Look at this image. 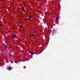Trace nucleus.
Returning a JSON list of instances; mask_svg holds the SVG:
<instances>
[{
  "label": "nucleus",
  "mask_w": 80,
  "mask_h": 80,
  "mask_svg": "<svg viewBox=\"0 0 80 80\" xmlns=\"http://www.w3.org/2000/svg\"><path fill=\"white\" fill-rule=\"evenodd\" d=\"M34 52H30V54L32 55H34Z\"/></svg>",
  "instance_id": "nucleus-1"
},
{
  "label": "nucleus",
  "mask_w": 80,
  "mask_h": 80,
  "mask_svg": "<svg viewBox=\"0 0 80 80\" xmlns=\"http://www.w3.org/2000/svg\"><path fill=\"white\" fill-rule=\"evenodd\" d=\"M34 36H35V35H34V34L32 35V37H34Z\"/></svg>",
  "instance_id": "nucleus-11"
},
{
  "label": "nucleus",
  "mask_w": 80,
  "mask_h": 80,
  "mask_svg": "<svg viewBox=\"0 0 80 80\" xmlns=\"http://www.w3.org/2000/svg\"><path fill=\"white\" fill-rule=\"evenodd\" d=\"M8 68H9V70H12V68L10 66H9L8 67Z\"/></svg>",
  "instance_id": "nucleus-2"
},
{
  "label": "nucleus",
  "mask_w": 80,
  "mask_h": 80,
  "mask_svg": "<svg viewBox=\"0 0 80 80\" xmlns=\"http://www.w3.org/2000/svg\"><path fill=\"white\" fill-rule=\"evenodd\" d=\"M28 36H29V37H31L32 36V35H31L30 34H29Z\"/></svg>",
  "instance_id": "nucleus-8"
},
{
  "label": "nucleus",
  "mask_w": 80,
  "mask_h": 80,
  "mask_svg": "<svg viewBox=\"0 0 80 80\" xmlns=\"http://www.w3.org/2000/svg\"><path fill=\"white\" fill-rule=\"evenodd\" d=\"M14 36H15H15H17V35H16L15 34L14 35Z\"/></svg>",
  "instance_id": "nucleus-12"
},
{
  "label": "nucleus",
  "mask_w": 80,
  "mask_h": 80,
  "mask_svg": "<svg viewBox=\"0 0 80 80\" xmlns=\"http://www.w3.org/2000/svg\"><path fill=\"white\" fill-rule=\"evenodd\" d=\"M17 58V59L18 58Z\"/></svg>",
  "instance_id": "nucleus-14"
},
{
  "label": "nucleus",
  "mask_w": 80,
  "mask_h": 80,
  "mask_svg": "<svg viewBox=\"0 0 80 80\" xmlns=\"http://www.w3.org/2000/svg\"><path fill=\"white\" fill-rule=\"evenodd\" d=\"M58 19V18L56 17V19H55V21H57V20Z\"/></svg>",
  "instance_id": "nucleus-3"
},
{
  "label": "nucleus",
  "mask_w": 80,
  "mask_h": 80,
  "mask_svg": "<svg viewBox=\"0 0 80 80\" xmlns=\"http://www.w3.org/2000/svg\"><path fill=\"white\" fill-rule=\"evenodd\" d=\"M4 48H5V49H7V48H8L7 47H4Z\"/></svg>",
  "instance_id": "nucleus-10"
},
{
  "label": "nucleus",
  "mask_w": 80,
  "mask_h": 80,
  "mask_svg": "<svg viewBox=\"0 0 80 80\" xmlns=\"http://www.w3.org/2000/svg\"><path fill=\"white\" fill-rule=\"evenodd\" d=\"M5 33H6V32H5Z\"/></svg>",
  "instance_id": "nucleus-17"
},
{
  "label": "nucleus",
  "mask_w": 80,
  "mask_h": 80,
  "mask_svg": "<svg viewBox=\"0 0 80 80\" xmlns=\"http://www.w3.org/2000/svg\"><path fill=\"white\" fill-rule=\"evenodd\" d=\"M42 40H43V38H42Z\"/></svg>",
  "instance_id": "nucleus-15"
},
{
  "label": "nucleus",
  "mask_w": 80,
  "mask_h": 80,
  "mask_svg": "<svg viewBox=\"0 0 80 80\" xmlns=\"http://www.w3.org/2000/svg\"><path fill=\"white\" fill-rule=\"evenodd\" d=\"M22 11H23V12H25V10L24 9V8L22 9Z\"/></svg>",
  "instance_id": "nucleus-4"
},
{
  "label": "nucleus",
  "mask_w": 80,
  "mask_h": 80,
  "mask_svg": "<svg viewBox=\"0 0 80 80\" xmlns=\"http://www.w3.org/2000/svg\"><path fill=\"white\" fill-rule=\"evenodd\" d=\"M0 26H2V25L1 24H0Z\"/></svg>",
  "instance_id": "nucleus-13"
},
{
  "label": "nucleus",
  "mask_w": 80,
  "mask_h": 80,
  "mask_svg": "<svg viewBox=\"0 0 80 80\" xmlns=\"http://www.w3.org/2000/svg\"><path fill=\"white\" fill-rule=\"evenodd\" d=\"M12 38H15V36L13 35V37H12Z\"/></svg>",
  "instance_id": "nucleus-7"
},
{
  "label": "nucleus",
  "mask_w": 80,
  "mask_h": 80,
  "mask_svg": "<svg viewBox=\"0 0 80 80\" xmlns=\"http://www.w3.org/2000/svg\"><path fill=\"white\" fill-rule=\"evenodd\" d=\"M5 33H6V32H5Z\"/></svg>",
  "instance_id": "nucleus-16"
},
{
  "label": "nucleus",
  "mask_w": 80,
  "mask_h": 80,
  "mask_svg": "<svg viewBox=\"0 0 80 80\" xmlns=\"http://www.w3.org/2000/svg\"><path fill=\"white\" fill-rule=\"evenodd\" d=\"M6 46H7V48H8V45H6Z\"/></svg>",
  "instance_id": "nucleus-9"
},
{
  "label": "nucleus",
  "mask_w": 80,
  "mask_h": 80,
  "mask_svg": "<svg viewBox=\"0 0 80 80\" xmlns=\"http://www.w3.org/2000/svg\"><path fill=\"white\" fill-rule=\"evenodd\" d=\"M29 18H32V16H29Z\"/></svg>",
  "instance_id": "nucleus-5"
},
{
  "label": "nucleus",
  "mask_w": 80,
  "mask_h": 80,
  "mask_svg": "<svg viewBox=\"0 0 80 80\" xmlns=\"http://www.w3.org/2000/svg\"><path fill=\"white\" fill-rule=\"evenodd\" d=\"M20 28H22V27H23V26H22V25H20Z\"/></svg>",
  "instance_id": "nucleus-6"
}]
</instances>
